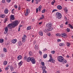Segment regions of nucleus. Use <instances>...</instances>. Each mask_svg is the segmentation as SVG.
<instances>
[{"mask_svg": "<svg viewBox=\"0 0 73 73\" xmlns=\"http://www.w3.org/2000/svg\"><path fill=\"white\" fill-rule=\"evenodd\" d=\"M24 58L25 60H27V62H29L31 61L33 64H35L36 63V60L33 58L29 57L28 58L27 56H26L24 57Z\"/></svg>", "mask_w": 73, "mask_h": 73, "instance_id": "f257e3e1", "label": "nucleus"}, {"mask_svg": "<svg viewBox=\"0 0 73 73\" xmlns=\"http://www.w3.org/2000/svg\"><path fill=\"white\" fill-rule=\"evenodd\" d=\"M12 23L13 24V28H15V27H16L19 24V22L18 21L16 20L13 22Z\"/></svg>", "mask_w": 73, "mask_h": 73, "instance_id": "f03ea898", "label": "nucleus"}, {"mask_svg": "<svg viewBox=\"0 0 73 73\" xmlns=\"http://www.w3.org/2000/svg\"><path fill=\"white\" fill-rule=\"evenodd\" d=\"M56 17L58 19H61L62 17V15H61V14L60 13L57 12L56 13Z\"/></svg>", "mask_w": 73, "mask_h": 73, "instance_id": "7ed1b4c3", "label": "nucleus"}, {"mask_svg": "<svg viewBox=\"0 0 73 73\" xmlns=\"http://www.w3.org/2000/svg\"><path fill=\"white\" fill-rule=\"evenodd\" d=\"M58 60L59 61V62H62L63 61V60H64V58L61 56H58L57 58Z\"/></svg>", "mask_w": 73, "mask_h": 73, "instance_id": "20e7f679", "label": "nucleus"}, {"mask_svg": "<svg viewBox=\"0 0 73 73\" xmlns=\"http://www.w3.org/2000/svg\"><path fill=\"white\" fill-rule=\"evenodd\" d=\"M26 37H27V36L25 35H24L22 38V42H25V40H26Z\"/></svg>", "mask_w": 73, "mask_h": 73, "instance_id": "39448f33", "label": "nucleus"}, {"mask_svg": "<svg viewBox=\"0 0 73 73\" xmlns=\"http://www.w3.org/2000/svg\"><path fill=\"white\" fill-rule=\"evenodd\" d=\"M13 23H10L7 25V27L9 29H12V28H13Z\"/></svg>", "mask_w": 73, "mask_h": 73, "instance_id": "423d86ee", "label": "nucleus"}, {"mask_svg": "<svg viewBox=\"0 0 73 73\" xmlns=\"http://www.w3.org/2000/svg\"><path fill=\"white\" fill-rule=\"evenodd\" d=\"M10 19V21H11V20H15V16L14 15H11Z\"/></svg>", "mask_w": 73, "mask_h": 73, "instance_id": "0eeeda50", "label": "nucleus"}, {"mask_svg": "<svg viewBox=\"0 0 73 73\" xmlns=\"http://www.w3.org/2000/svg\"><path fill=\"white\" fill-rule=\"evenodd\" d=\"M49 61L50 62H52L53 63H54L55 62V60H54V59L53 58H50Z\"/></svg>", "mask_w": 73, "mask_h": 73, "instance_id": "6e6552de", "label": "nucleus"}, {"mask_svg": "<svg viewBox=\"0 0 73 73\" xmlns=\"http://www.w3.org/2000/svg\"><path fill=\"white\" fill-rule=\"evenodd\" d=\"M17 40L16 39H14L12 40L11 42L13 44H15V43L17 42Z\"/></svg>", "mask_w": 73, "mask_h": 73, "instance_id": "1a4fd4ad", "label": "nucleus"}, {"mask_svg": "<svg viewBox=\"0 0 73 73\" xmlns=\"http://www.w3.org/2000/svg\"><path fill=\"white\" fill-rule=\"evenodd\" d=\"M8 27H6L5 28V31L4 32V33H8Z\"/></svg>", "mask_w": 73, "mask_h": 73, "instance_id": "9d476101", "label": "nucleus"}, {"mask_svg": "<svg viewBox=\"0 0 73 73\" xmlns=\"http://www.w3.org/2000/svg\"><path fill=\"white\" fill-rule=\"evenodd\" d=\"M52 26V24L51 23H48L46 25V27L48 28L49 27H51Z\"/></svg>", "mask_w": 73, "mask_h": 73, "instance_id": "9b49d317", "label": "nucleus"}, {"mask_svg": "<svg viewBox=\"0 0 73 73\" xmlns=\"http://www.w3.org/2000/svg\"><path fill=\"white\" fill-rule=\"evenodd\" d=\"M67 35L65 33H62L60 35V36L62 37H64V36H66Z\"/></svg>", "mask_w": 73, "mask_h": 73, "instance_id": "f8f14e48", "label": "nucleus"}, {"mask_svg": "<svg viewBox=\"0 0 73 73\" xmlns=\"http://www.w3.org/2000/svg\"><path fill=\"white\" fill-rule=\"evenodd\" d=\"M57 8L59 10H61L62 9V7L60 5H58L57 6Z\"/></svg>", "mask_w": 73, "mask_h": 73, "instance_id": "ddd939ff", "label": "nucleus"}, {"mask_svg": "<svg viewBox=\"0 0 73 73\" xmlns=\"http://www.w3.org/2000/svg\"><path fill=\"white\" fill-rule=\"evenodd\" d=\"M23 57H22V56L21 55H19L17 57V59L19 60H21V59H22Z\"/></svg>", "mask_w": 73, "mask_h": 73, "instance_id": "4468645a", "label": "nucleus"}, {"mask_svg": "<svg viewBox=\"0 0 73 73\" xmlns=\"http://www.w3.org/2000/svg\"><path fill=\"white\" fill-rule=\"evenodd\" d=\"M23 61H21L18 63V65L19 66H21V65H22L23 64Z\"/></svg>", "mask_w": 73, "mask_h": 73, "instance_id": "2eb2a0df", "label": "nucleus"}, {"mask_svg": "<svg viewBox=\"0 0 73 73\" xmlns=\"http://www.w3.org/2000/svg\"><path fill=\"white\" fill-rule=\"evenodd\" d=\"M42 17L40 18V19H38V20L40 21V20H42L43 19H44V15H42Z\"/></svg>", "mask_w": 73, "mask_h": 73, "instance_id": "dca6fc26", "label": "nucleus"}, {"mask_svg": "<svg viewBox=\"0 0 73 73\" xmlns=\"http://www.w3.org/2000/svg\"><path fill=\"white\" fill-rule=\"evenodd\" d=\"M64 10L66 13L67 14V13H68V9H67V7H65L64 9Z\"/></svg>", "mask_w": 73, "mask_h": 73, "instance_id": "f3484780", "label": "nucleus"}, {"mask_svg": "<svg viewBox=\"0 0 73 73\" xmlns=\"http://www.w3.org/2000/svg\"><path fill=\"white\" fill-rule=\"evenodd\" d=\"M28 15V10L27 9L26 10V12L25 13V16H27Z\"/></svg>", "mask_w": 73, "mask_h": 73, "instance_id": "a211bd4d", "label": "nucleus"}, {"mask_svg": "<svg viewBox=\"0 0 73 73\" xmlns=\"http://www.w3.org/2000/svg\"><path fill=\"white\" fill-rule=\"evenodd\" d=\"M32 29V26H30L29 27H28L27 28V31H29V30H30V29Z\"/></svg>", "mask_w": 73, "mask_h": 73, "instance_id": "6ab92c4d", "label": "nucleus"}, {"mask_svg": "<svg viewBox=\"0 0 73 73\" xmlns=\"http://www.w3.org/2000/svg\"><path fill=\"white\" fill-rule=\"evenodd\" d=\"M39 33L40 36H42L43 35V33L42 31H39Z\"/></svg>", "mask_w": 73, "mask_h": 73, "instance_id": "aec40b11", "label": "nucleus"}, {"mask_svg": "<svg viewBox=\"0 0 73 73\" xmlns=\"http://www.w3.org/2000/svg\"><path fill=\"white\" fill-rule=\"evenodd\" d=\"M48 30L47 29H45L44 31V32H45V33H48Z\"/></svg>", "mask_w": 73, "mask_h": 73, "instance_id": "412c9836", "label": "nucleus"}, {"mask_svg": "<svg viewBox=\"0 0 73 73\" xmlns=\"http://www.w3.org/2000/svg\"><path fill=\"white\" fill-rule=\"evenodd\" d=\"M4 12L5 13H6V14L8 13V10L7 9H5V10Z\"/></svg>", "mask_w": 73, "mask_h": 73, "instance_id": "4be33fe9", "label": "nucleus"}, {"mask_svg": "<svg viewBox=\"0 0 73 73\" xmlns=\"http://www.w3.org/2000/svg\"><path fill=\"white\" fill-rule=\"evenodd\" d=\"M41 8H42V6L41 5H40L39 7H38V9H39V12H40L41 11Z\"/></svg>", "mask_w": 73, "mask_h": 73, "instance_id": "5701e85b", "label": "nucleus"}, {"mask_svg": "<svg viewBox=\"0 0 73 73\" xmlns=\"http://www.w3.org/2000/svg\"><path fill=\"white\" fill-rule=\"evenodd\" d=\"M68 26H69V27H70V28L71 29H73V27L72 25H71L70 24H68Z\"/></svg>", "mask_w": 73, "mask_h": 73, "instance_id": "b1692460", "label": "nucleus"}, {"mask_svg": "<svg viewBox=\"0 0 73 73\" xmlns=\"http://www.w3.org/2000/svg\"><path fill=\"white\" fill-rule=\"evenodd\" d=\"M3 65H7V61H5L3 62Z\"/></svg>", "mask_w": 73, "mask_h": 73, "instance_id": "393cba45", "label": "nucleus"}, {"mask_svg": "<svg viewBox=\"0 0 73 73\" xmlns=\"http://www.w3.org/2000/svg\"><path fill=\"white\" fill-rule=\"evenodd\" d=\"M41 64L43 66H45V63L44 62H41Z\"/></svg>", "mask_w": 73, "mask_h": 73, "instance_id": "a878e982", "label": "nucleus"}, {"mask_svg": "<svg viewBox=\"0 0 73 73\" xmlns=\"http://www.w3.org/2000/svg\"><path fill=\"white\" fill-rule=\"evenodd\" d=\"M4 42V39H0V42L1 43H3Z\"/></svg>", "mask_w": 73, "mask_h": 73, "instance_id": "bb28decb", "label": "nucleus"}, {"mask_svg": "<svg viewBox=\"0 0 73 73\" xmlns=\"http://www.w3.org/2000/svg\"><path fill=\"white\" fill-rule=\"evenodd\" d=\"M35 49H37L38 48V46L37 45H35Z\"/></svg>", "mask_w": 73, "mask_h": 73, "instance_id": "cd10ccee", "label": "nucleus"}, {"mask_svg": "<svg viewBox=\"0 0 73 73\" xmlns=\"http://www.w3.org/2000/svg\"><path fill=\"white\" fill-rule=\"evenodd\" d=\"M65 45V44L63 43H60L59 44V46H64Z\"/></svg>", "mask_w": 73, "mask_h": 73, "instance_id": "c85d7f7f", "label": "nucleus"}, {"mask_svg": "<svg viewBox=\"0 0 73 73\" xmlns=\"http://www.w3.org/2000/svg\"><path fill=\"white\" fill-rule=\"evenodd\" d=\"M10 68L11 71H13V66H12L11 65V66Z\"/></svg>", "mask_w": 73, "mask_h": 73, "instance_id": "c756f323", "label": "nucleus"}, {"mask_svg": "<svg viewBox=\"0 0 73 73\" xmlns=\"http://www.w3.org/2000/svg\"><path fill=\"white\" fill-rule=\"evenodd\" d=\"M43 57L44 58H46V57H47V55L46 54H44L43 56Z\"/></svg>", "mask_w": 73, "mask_h": 73, "instance_id": "7c9ffc66", "label": "nucleus"}, {"mask_svg": "<svg viewBox=\"0 0 73 73\" xmlns=\"http://www.w3.org/2000/svg\"><path fill=\"white\" fill-rule=\"evenodd\" d=\"M5 16L4 15H2L0 16V17H1V18H4V17H5Z\"/></svg>", "mask_w": 73, "mask_h": 73, "instance_id": "2f4dec72", "label": "nucleus"}, {"mask_svg": "<svg viewBox=\"0 0 73 73\" xmlns=\"http://www.w3.org/2000/svg\"><path fill=\"white\" fill-rule=\"evenodd\" d=\"M62 62H64V63L65 64V63H66V62H67V61H66V60L64 59H63Z\"/></svg>", "mask_w": 73, "mask_h": 73, "instance_id": "473e14b6", "label": "nucleus"}, {"mask_svg": "<svg viewBox=\"0 0 73 73\" xmlns=\"http://www.w3.org/2000/svg\"><path fill=\"white\" fill-rule=\"evenodd\" d=\"M46 67L45 66H43V67H42V69H43V70H45V69H46Z\"/></svg>", "mask_w": 73, "mask_h": 73, "instance_id": "72a5a7b5", "label": "nucleus"}, {"mask_svg": "<svg viewBox=\"0 0 73 73\" xmlns=\"http://www.w3.org/2000/svg\"><path fill=\"white\" fill-rule=\"evenodd\" d=\"M18 45H19V46H21L22 45V44L21 43V42H19Z\"/></svg>", "mask_w": 73, "mask_h": 73, "instance_id": "f704fd0d", "label": "nucleus"}, {"mask_svg": "<svg viewBox=\"0 0 73 73\" xmlns=\"http://www.w3.org/2000/svg\"><path fill=\"white\" fill-rule=\"evenodd\" d=\"M45 9H44L42 11V13H45Z\"/></svg>", "mask_w": 73, "mask_h": 73, "instance_id": "c9c22d12", "label": "nucleus"}, {"mask_svg": "<svg viewBox=\"0 0 73 73\" xmlns=\"http://www.w3.org/2000/svg\"><path fill=\"white\" fill-rule=\"evenodd\" d=\"M55 2H56V1H55V0H54L51 3L52 5H53V4H54V3H55Z\"/></svg>", "mask_w": 73, "mask_h": 73, "instance_id": "e433bc0d", "label": "nucleus"}, {"mask_svg": "<svg viewBox=\"0 0 73 73\" xmlns=\"http://www.w3.org/2000/svg\"><path fill=\"white\" fill-rule=\"evenodd\" d=\"M66 45L68 46V47H69L70 46V44L69 43H67Z\"/></svg>", "mask_w": 73, "mask_h": 73, "instance_id": "4c0bfd02", "label": "nucleus"}, {"mask_svg": "<svg viewBox=\"0 0 73 73\" xmlns=\"http://www.w3.org/2000/svg\"><path fill=\"white\" fill-rule=\"evenodd\" d=\"M3 50L5 51V52H7V48H3Z\"/></svg>", "mask_w": 73, "mask_h": 73, "instance_id": "58836bf2", "label": "nucleus"}, {"mask_svg": "<svg viewBox=\"0 0 73 73\" xmlns=\"http://www.w3.org/2000/svg\"><path fill=\"white\" fill-rule=\"evenodd\" d=\"M48 29V31L49 32V31H51L52 30V28H49L48 29Z\"/></svg>", "mask_w": 73, "mask_h": 73, "instance_id": "ea45409f", "label": "nucleus"}, {"mask_svg": "<svg viewBox=\"0 0 73 73\" xmlns=\"http://www.w3.org/2000/svg\"><path fill=\"white\" fill-rule=\"evenodd\" d=\"M70 30L69 28H68L67 29V32H70Z\"/></svg>", "mask_w": 73, "mask_h": 73, "instance_id": "a19ab883", "label": "nucleus"}, {"mask_svg": "<svg viewBox=\"0 0 73 73\" xmlns=\"http://www.w3.org/2000/svg\"><path fill=\"white\" fill-rule=\"evenodd\" d=\"M55 11H57V10L56 9H53L52 11V13H53V12H55Z\"/></svg>", "mask_w": 73, "mask_h": 73, "instance_id": "79ce46f5", "label": "nucleus"}, {"mask_svg": "<svg viewBox=\"0 0 73 73\" xmlns=\"http://www.w3.org/2000/svg\"><path fill=\"white\" fill-rule=\"evenodd\" d=\"M18 9L19 11H20V10H21V7H20V5L19 6Z\"/></svg>", "mask_w": 73, "mask_h": 73, "instance_id": "37998d69", "label": "nucleus"}, {"mask_svg": "<svg viewBox=\"0 0 73 73\" xmlns=\"http://www.w3.org/2000/svg\"><path fill=\"white\" fill-rule=\"evenodd\" d=\"M1 57H3L4 56V54H2L1 55Z\"/></svg>", "mask_w": 73, "mask_h": 73, "instance_id": "c03bdc74", "label": "nucleus"}, {"mask_svg": "<svg viewBox=\"0 0 73 73\" xmlns=\"http://www.w3.org/2000/svg\"><path fill=\"white\" fill-rule=\"evenodd\" d=\"M55 52V51L54 50L51 51V53H52V54H54Z\"/></svg>", "mask_w": 73, "mask_h": 73, "instance_id": "a18cd8bd", "label": "nucleus"}, {"mask_svg": "<svg viewBox=\"0 0 73 73\" xmlns=\"http://www.w3.org/2000/svg\"><path fill=\"white\" fill-rule=\"evenodd\" d=\"M43 73H47V72L45 70H43Z\"/></svg>", "mask_w": 73, "mask_h": 73, "instance_id": "49530a36", "label": "nucleus"}, {"mask_svg": "<svg viewBox=\"0 0 73 73\" xmlns=\"http://www.w3.org/2000/svg\"><path fill=\"white\" fill-rule=\"evenodd\" d=\"M9 69V68H8V67H6L5 68V70H8Z\"/></svg>", "mask_w": 73, "mask_h": 73, "instance_id": "de8ad7c7", "label": "nucleus"}, {"mask_svg": "<svg viewBox=\"0 0 73 73\" xmlns=\"http://www.w3.org/2000/svg\"><path fill=\"white\" fill-rule=\"evenodd\" d=\"M38 8H37L36 9V13H38Z\"/></svg>", "mask_w": 73, "mask_h": 73, "instance_id": "09e8293b", "label": "nucleus"}, {"mask_svg": "<svg viewBox=\"0 0 73 73\" xmlns=\"http://www.w3.org/2000/svg\"><path fill=\"white\" fill-rule=\"evenodd\" d=\"M41 0H35V1L37 2H39L41 1Z\"/></svg>", "mask_w": 73, "mask_h": 73, "instance_id": "8fccbe9b", "label": "nucleus"}, {"mask_svg": "<svg viewBox=\"0 0 73 73\" xmlns=\"http://www.w3.org/2000/svg\"><path fill=\"white\" fill-rule=\"evenodd\" d=\"M14 7H15V8H16V9L17 8V5H14Z\"/></svg>", "mask_w": 73, "mask_h": 73, "instance_id": "3c124183", "label": "nucleus"}, {"mask_svg": "<svg viewBox=\"0 0 73 73\" xmlns=\"http://www.w3.org/2000/svg\"><path fill=\"white\" fill-rule=\"evenodd\" d=\"M61 35V34H57V35H56V36H61V35Z\"/></svg>", "mask_w": 73, "mask_h": 73, "instance_id": "603ef678", "label": "nucleus"}, {"mask_svg": "<svg viewBox=\"0 0 73 73\" xmlns=\"http://www.w3.org/2000/svg\"><path fill=\"white\" fill-rule=\"evenodd\" d=\"M66 67H68V66H69V64H66Z\"/></svg>", "mask_w": 73, "mask_h": 73, "instance_id": "864d4df0", "label": "nucleus"}, {"mask_svg": "<svg viewBox=\"0 0 73 73\" xmlns=\"http://www.w3.org/2000/svg\"><path fill=\"white\" fill-rule=\"evenodd\" d=\"M61 40L60 39H58V40H57V42H60V41H61Z\"/></svg>", "mask_w": 73, "mask_h": 73, "instance_id": "5fc2aeb1", "label": "nucleus"}, {"mask_svg": "<svg viewBox=\"0 0 73 73\" xmlns=\"http://www.w3.org/2000/svg\"><path fill=\"white\" fill-rule=\"evenodd\" d=\"M11 0H7V2L8 3H10V2H11Z\"/></svg>", "mask_w": 73, "mask_h": 73, "instance_id": "6e6d98bb", "label": "nucleus"}, {"mask_svg": "<svg viewBox=\"0 0 73 73\" xmlns=\"http://www.w3.org/2000/svg\"><path fill=\"white\" fill-rule=\"evenodd\" d=\"M39 52L40 54L41 55V54H42V52H41V51H39Z\"/></svg>", "mask_w": 73, "mask_h": 73, "instance_id": "4d7b16f0", "label": "nucleus"}, {"mask_svg": "<svg viewBox=\"0 0 73 73\" xmlns=\"http://www.w3.org/2000/svg\"><path fill=\"white\" fill-rule=\"evenodd\" d=\"M2 3H5V0H2Z\"/></svg>", "mask_w": 73, "mask_h": 73, "instance_id": "13d9d810", "label": "nucleus"}, {"mask_svg": "<svg viewBox=\"0 0 73 73\" xmlns=\"http://www.w3.org/2000/svg\"><path fill=\"white\" fill-rule=\"evenodd\" d=\"M47 50V49L45 48L44 49V50H43V51H46Z\"/></svg>", "mask_w": 73, "mask_h": 73, "instance_id": "bf43d9fd", "label": "nucleus"}, {"mask_svg": "<svg viewBox=\"0 0 73 73\" xmlns=\"http://www.w3.org/2000/svg\"><path fill=\"white\" fill-rule=\"evenodd\" d=\"M42 23V22H41L39 23V25H41V24Z\"/></svg>", "mask_w": 73, "mask_h": 73, "instance_id": "052dcab7", "label": "nucleus"}, {"mask_svg": "<svg viewBox=\"0 0 73 73\" xmlns=\"http://www.w3.org/2000/svg\"><path fill=\"white\" fill-rule=\"evenodd\" d=\"M50 58H52V55H50Z\"/></svg>", "mask_w": 73, "mask_h": 73, "instance_id": "680f3d73", "label": "nucleus"}, {"mask_svg": "<svg viewBox=\"0 0 73 73\" xmlns=\"http://www.w3.org/2000/svg\"><path fill=\"white\" fill-rule=\"evenodd\" d=\"M8 18L6 19L5 20V21H8Z\"/></svg>", "mask_w": 73, "mask_h": 73, "instance_id": "e2e57ef3", "label": "nucleus"}, {"mask_svg": "<svg viewBox=\"0 0 73 73\" xmlns=\"http://www.w3.org/2000/svg\"><path fill=\"white\" fill-rule=\"evenodd\" d=\"M35 44H36V41H34V42H33V44L35 45Z\"/></svg>", "mask_w": 73, "mask_h": 73, "instance_id": "0e129e2a", "label": "nucleus"}, {"mask_svg": "<svg viewBox=\"0 0 73 73\" xmlns=\"http://www.w3.org/2000/svg\"><path fill=\"white\" fill-rule=\"evenodd\" d=\"M68 21H67L66 22V23H65V24H66V25H67V24H68Z\"/></svg>", "mask_w": 73, "mask_h": 73, "instance_id": "69168bd1", "label": "nucleus"}, {"mask_svg": "<svg viewBox=\"0 0 73 73\" xmlns=\"http://www.w3.org/2000/svg\"><path fill=\"white\" fill-rule=\"evenodd\" d=\"M29 54L30 56H32V53H29Z\"/></svg>", "mask_w": 73, "mask_h": 73, "instance_id": "338daca9", "label": "nucleus"}, {"mask_svg": "<svg viewBox=\"0 0 73 73\" xmlns=\"http://www.w3.org/2000/svg\"><path fill=\"white\" fill-rule=\"evenodd\" d=\"M56 73H60V71H58L56 72Z\"/></svg>", "mask_w": 73, "mask_h": 73, "instance_id": "774afa93", "label": "nucleus"}]
</instances>
